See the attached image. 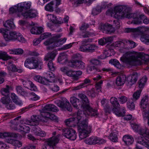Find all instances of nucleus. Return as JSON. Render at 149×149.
Instances as JSON below:
<instances>
[{"instance_id":"c85d7f7f","label":"nucleus","mask_w":149,"mask_h":149,"mask_svg":"<svg viewBox=\"0 0 149 149\" xmlns=\"http://www.w3.org/2000/svg\"><path fill=\"white\" fill-rule=\"evenodd\" d=\"M3 25L8 31L10 29H14L15 27V26L13 22L9 20H7L5 22H3Z\"/></svg>"},{"instance_id":"2eb2a0df","label":"nucleus","mask_w":149,"mask_h":149,"mask_svg":"<svg viewBox=\"0 0 149 149\" xmlns=\"http://www.w3.org/2000/svg\"><path fill=\"white\" fill-rule=\"evenodd\" d=\"M38 118V116L33 115L31 117L30 120H26L24 122V123L31 125H37L39 124L38 120L37 119Z\"/></svg>"},{"instance_id":"7c9ffc66","label":"nucleus","mask_w":149,"mask_h":149,"mask_svg":"<svg viewBox=\"0 0 149 149\" xmlns=\"http://www.w3.org/2000/svg\"><path fill=\"white\" fill-rule=\"evenodd\" d=\"M97 137L92 136L85 139L84 141L86 144H96Z\"/></svg>"},{"instance_id":"f257e3e1","label":"nucleus","mask_w":149,"mask_h":149,"mask_svg":"<svg viewBox=\"0 0 149 149\" xmlns=\"http://www.w3.org/2000/svg\"><path fill=\"white\" fill-rule=\"evenodd\" d=\"M86 114L82 113L80 110L78 111L77 117L69 118L66 120L67 125L72 126V125L77 124V128L79 138L82 139L89 136L92 130V126H88V120L86 118Z\"/></svg>"},{"instance_id":"2f4dec72","label":"nucleus","mask_w":149,"mask_h":149,"mask_svg":"<svg viewBox=\"0 0 149 149\" xmlns=\"http://www.w3.org/2000/svg\"><path fill=\"white\" fill-rule=\"evenodd\" d=\"M10 137L7 140V141L8 143L12 144L13 145L18 147H20L22 146V143L19 141L15 140Z\"/></svg>"},{"instance_id":"5fc2aeb1","label":"nucleus","mask_w":149,"mask_h":149,"mask_svg":"<svg viewBox=\"0 0 149 149\" xmlns=\"http://www.w3.org/2000/svg\"><path fill=\"white\" fill-rule=\"evenodd\" d=\"M54 2L51 1L50 3L47 5L45 7V9L48 11L52 12L54 10L53 6Z\"/></svg>"},{"instance_id":"bb28decb","label":"nucleus","mask_w":149,"mask_h":149,"mask_svg":"<svg viewBox=\"0 0 149 149\" xmlns=\"http://www.w3.org/2000/svg\"><path fill=\"white\" fill-rule=\"evenodd\" d=\"M123 140L127 145H130L133 143L134 139L133 137L127 135H125L123 138Z\"/></svg>"},{"instance_id":"20e7f679","label":"nucleus","mask_w":149,"mask_h":149,"mask_svg":"<svg viewBox=\"0 0 149 149\" xmlns=\"http://www.w3.org/2000/svg\"><path fill=\"white\" fill-rule=\"evenodd\" d=\"M128 8L125 7L119 6H116L113 9L111 8L108 10L111 15L114 14L115 18L118 19L125 17L126 12Z\"/></svg>"},{"instance_id":"dca6fc26","label":"nucleus","mask_w":149,"mask_h":149,"mask_svg":"<svg viewBox=\"0 0 149 149\" xmlns=\"http://www.w3.org/2000/svg\"><path fill=\"white\" fill-rule=\"evenodd\" d=\"M70 101L74 108L77 109L80 108L81 102L79 99L74 97H72L70 98Z\"/></svg>"},{"instance_id":"603ef678","label":"nucleus","mask_w":149,"mask_h":149,"mask_svg":"<svg viewBox=\"0 0 149 149\" xmlns=\"http://www.w3.org/2000/svg\"><path fill=\"white\" fill-rule=\"evenodd\" d=\"M46 81V85L48 84L49 82H53L54 81V77L51 73V74H47V78H45Z\"/></svg>"},{"instance_id":"423d86ee","label":"nucleus","mask_w":149,"mask_h":149,"mask_svg":"<svg viewBox=\"0 0 149 149\" xmlns=\"http://www.w3.org/2000/svg\"><path fill=\"white\" fill-rule=\"evenodd\" d=\"M111 103L113 107L112 109L113 112L118 116H123L125 115V112L124 109H120V105L117 98L114 97H112L110 100Z\"/></svg>"},{"instance_id":"6e6d98bb","label":"nucleus","mask_w":149,"mask_h":149,"mask_svg":"<svg viewBox=\"0 0 149 149\" xmlns=\"http://www.w3.org/2000/svg\"><path fill=\"white\" fill-rule=\"evenodd\" d=\"M1 101L3 104H5L6 105L8 103L10 102L11 101L10 96H6L2 97L1 99Z\"/></svg>"},{"instance_id":"79ce46f5","label":"nucleus","mask_w":149,"mask_h":149,"mask_svg":"<svg viewBox=\"0 0 149 149\" xmlns=\"http://www.w3.org/2000/svg\"><path fill=\"white\" fill-rule=\"evenodd\" d=\"M141 40L145 44L149 45V35L148 34H143L140 38Z\"/></svg>"},{"instance_id":"f8f14e48","label":"nucleus","mask_w":149,"mask_h":149,"mask_svg":"<svg viewBox=\"0 0 149 149\" xmlns=\"http://www.w3.org/2000/svg\"><path fill=\"white\" fill-rule=\"evenodd\" d=\"M81 71L79 70L78 71L73 70H69V72H68L67 76L71 78L74 81H77L79 78V76L82 74Z\"/></svg>"},{"instance_id":"bf43d9fd","label":"nucleus","mask_w":149,"mask_h":149,"mask_svg":"<svg viewBox=\"0 0 149 149\" xmlns=\"http://www.w3.org/2000/svg\"><path fill=\"white\" fill-rule=\"evenodd\" d=\"M97 48V46L95 45H88V52H93Z\"/></svg>"},{"instance_id":"09e8293b","label":"nucleus","mask_w":149,"mask_h":149,"mask_svg":"<svg viewBox=\"0 0 149 149\" xmlns=\"http://www.w3.org/2000/svg\"><path fill=\"white\" fill-rule=\"evenodd\" d=\"M125 17L130 19L132 18L134 19L135 18L137 17V15L136 13H130L128 9L127 11L126 12Z\"/></svg>"},{"instance_id":"13d9d810","label":"nucleus","mask_w":149,"mask_h":149,"mask_svg":"<svg viewBox=\"0 0 149 149\" xmlns=\"http://www.w3.org/2000/svg\"><path fill=\"white\" fill-rule=\"evenodd\" d=\"M87 94L89 96L92 98L95 97L97 94L94 88H92L90 90L88 91L87 92Z\"/></svg>"},{"instance_id":"864d4df0","label":"nucleus","mask_w":149,"mask_h":149,"mask_svg":"<svg viewBox=\"0 0 149 149\" xmlns=\"http://www.w3.org/2000/svg\"><path fill=\"white\" fill-rule=\"evenodd\" d=\"M84 83L81 84L75 87V90H78L84 87L85 85L91 82V80L88 79H86L84 80Z\"/></svg>"},{"instance_id":"9b49d317","label":"nucleus","mask_w":149,"mask_h":149,"mask_svg":"<svg viewBox=\"0 0 149 149\" xmlns=\"http://www.w3.org/2000/svg\"><path fill=\"white\" fill-rule=\"evenodd\" d=\"M78 96L82 101V103H81L80 109L83 110L88 108L89 106V103L88 99L86 96L82 93H80L78 94Z\"/></svg>"},{"instance_id":"c03bdc74","label":"nucleus","mask_w":149,"mask_h":149,"mask_svg":"<svg viewBox=\"0 0 149 149\" xmlns=\"http://www.w3.org/2000/svg\"><path fill=\"white\" fill-rule=\"evenodd\" d=\"M142 91V90L139 89L135 92L133 95L132 100L133 101H135L139 99Z\"/></svg>"},{"instance_id":"cd10ccee","label":"nucleus","mask_w":149,"mask_h":149,"mask_svg":"<svg viewBox=\"0 0 149 149\" xmlns=\"http://www.w3.org/2000/svg\"><path fill=\"white\" fill-rule=\"evenodd\" d=\"M83 111H82L80 109H79V110H80L82 112V113H84V114H86V118L88 120L87 118V117L88 116H91V113H94L95 112V111H96V110H95L94 109H93L92 108L90 107V106H89V107L88 108H86V109H83Z\"/></svg>"},{"instance_id":"7ed1b4c3","label":"nucleus","mask_w":149,"mask_h":149,"mask_svg":"<svg viewBox=\"0 0 149 149\" xmlns=\"http://www.w3.org/2000/svg\"><path fill=\"white\" fill-rule=\"evenodd\" d=\"M60 38V35H56L45 42L44 43V45L46 46H49L47 47V49H52L54 47L58 46L60 44L65 42L66 40V38Z\"/></svg>"},{"instance_id":"338daca9","label":"nucleus","mask_w":149,"mask_h":149,"mask_svg":"<svg viewBox=\"0 0 149 149\" xmlns=\"http://www.w3.org/2000/svg\"><path fill=\"white\" fill-rule=\"evenodd\" d=\"M131 126L135 132H137L141 126L140 125L135 123H132L131 124Z\"/></svg>"},{"instance_id":"774afa93","label":"nucleus","mask_w":149,"mask_h":149,"mask_svg":"<svg viewBox=\"0 0 149 149\" xmlns=\"http://www.w3.org/2000/svg\"><path fill=\"white\" fill-rule=\"evenodd\" d=\"M127 107L131 110L134 109L135 108V105L133 102H129L127 104Z\"/></svg>"},{"instance_id":"ea45409f","label":"nucleus","mask_w":149,"mask_h":149,"mask_svg":"<svg viewBox=\"0 0 149 149\" xmlns=\"http://www.w3.org/2000/svg\"><path fill=\"white\" fill-rule=\"evenodd\" d=\"M18 128L19 131H22L25 134L29 132L30 130V128L28 126L23 124L19 125Z\"/></svg>"},{"instance_id":"69168bd1","label":"nucleus","mask_w":149,"mask_h":149,"mask_svg":"<svg viewBox=\"0 0 149 149\" xmlns=\"http://www.w3.org/2000/svg\"><path fill=\"white\" fill-rule=\"evenodd\" d=\"M104 109L105 112L107 113H110L111 111L113 112L111 107L109 104H107L104 106Z\"/></svg>"},{"instance_id":"f704fd0d","label":"nucleus","mask_w":149,"mask_h":149,"mask_svg":"<svg viewBox=\"0 0 149 149\" xmlns=\"http://www.w3.org/2000/svg\"><path fill=\"white\" fill-rule=\"evenodd\" d=\"M10 97L13 102L16 104L20 105L22 104V101L15 93H11Z\"/></svg>"},{"instance_id":"052dcab7","label":"nucleus","mask_w":149,"mask_h":149,"mask_svg":"<svg viewBox=\"0 0 149 149\" xmlns=\"http://www.w3.org/2000/svg\"><path fill=\"white\" fill-rule=\"evenodd\" d=\"M118 98L120 103L122 104L126 102L128 99L126 97L123 95H120Z\"/></svg>"},{"instance_id":"4c0bfd02","label":"nucleus","mask_w":149,"mask_h":149,"mask_svg":"<svg viewBox=\"0 0 149 149\" xmlns=\"http://www.w3.org/2000/svg\"><path fill=\"white\" fill-rule=\"evenodd\" d=\"M34 79L37 81L44 85L46 84L47 81L45 78L42 77L39 75H36L34 77Z\"/></svg>"},{"instance_id":"393cba45","label":"nucleus","mask_w":149,"mask_h":149,"mask_svg":"<svg viewBox=\"0 0 149 149\" xmlns=\"http://www.w3.org/2000/svg\"><path fill=\"white\" fill-rule=\"evenodd\" d=\"M44 111H50L56 112L58 111L57 107L53 104H49L46 105L43 109Z\"/></svg>"},{"instance_id":"a878e982","label":"nucleus","mask_w":149,"mask_h":149,"mask_svg":"<svg viewBox=\"0 0 149 149\" xmlns=\"http://www.w3.org/2000/svg\"><path fill=\"white\" fill-rule=\"evenodd\" d=\"M137 133L143 137H149V130L146 127L143 128L141 127Z\"/></svg>"},{"instance_id":"4468645a","label":"nucleus","mask_w":149,"mask_h":149,"mask_svg":"<svg viewBox=\"0 0 149 149\" xmlns=\"http://www.w3.org/2000/svg\"><path fill=\"white\" fill-rule=\"evenodd\" d=\"M37 13L35 10H30L21 13L22 15L25 18H34L37 16Z\"/></svg>"},{"instance_id":"4be33fe9","label":"nucleus","mask_w":149,"mask_h":149,"mask_svg":"<svg viewBox=\"0 0 149 149\" xmlns=\"http://www.w3.org/2000/svg\"><path fill=\"white\" fill-rule=\"evenodd\" d=\"M18 10L21 11L22 12L23 9H28L30 8L31 6L30 2H23L19 3L18 4Z\"/></svg>"},{"instance_id":"3c124183","label":"nucleus","mask_w":149,"mask_h":149,"mask_svg":"<svg viewBox=\"0 0 149 149\" xmlns=\"http://www.w3.org/2000/svg\"><path fill=\"white\" fill-rule=\"evenodd\" d=\"M109 138V139L113 142H116L118 141V138L116 132L111 133Z\"/></svg>"},{"instance_id":"b1692460","label":"nucleus","mask_w":149,"mask_h":149,"mask_svg":"<svg viewBox=\"0 0 149 149\" xmlns=\"http://www.w3.org/2000/svg\"><path fill=\"white\" fill-rule=\"evenodd\" d=\"M47 16L48 19L53 23L61 24L63 23V20H61L60 21L58 20L56 16L54 15L49 14Z\"/></svg>"},{"instance_id":"58836bf2","label":"nucleus","mask_w":149,"mask_h":149,"mask_svg":"<svg viewBox=\"0 0 149 149\" xmlns=\"http://www.w3.org/2000/svg\"><path fill=\"white\" fill-rule=\"evenodd\" d=\"M12 57L8 55L7 53L5 52L0 51V59L4 61L11 59Z\"/></svg>"},{"instance_id":"4d7b16f0","label":"nucleus","mask_w":149,"mask_h":149,"mask_svg":"<svg viewBox=\"0 0 149 149\" xmlns=\"http://www.w3.org/2000/svg\"><path fill=\"white\" fill-rule=\"evenodd\" d=\"M3 136V138L7 137H14L16 138L17 136V135L15 133H10L9 132L2 133Z\"/></svg>"},{"instance_id":"412c9836","label":"nucleus","mask_w":149,"mask_h":149,"mask_svg":"<svg viewBox=\"0 0 149 149\" xmlns=\"http://www.w3.org/2000/svg\"><path fill=\"white\" fill-rule=\"evenodd\" d=\"M59 106L61 108L66 109L69 111L71 112L72 111V106L69 102L68 100L61 102Z\"/></svg>"},{"instance_id":"72a5a7b5","label":"nucleus","mask_w":149,"mask_h":149,"mask_svg":"<svg viewBox=\"0 0 149 149\" xmlns=\"http://www.w3.org/2000/svg\"><path fill=\"white\" fill-rule=\"evenodd\" d=\"M82 58V56L81 54L79 53H77L75 54H74L72 55V59L68 63V66H70V65L71 64H73L74 63H72V61H80V60Z\"/></svg>"},{"instance_id":"ddd939ff","label":"nucleus","mask_w":149,"mask_h":149,"mask_svg":"<svg viewBox=\"0 0 149 149\" xmlns=\"http://www.w3.org/2000/svg\"><path fill=\"white\" fill-rule=\"evenodd\" d=\"M138 78L137 73L136 72H132L131 75L128 77L127 78V81L129 85L132 86L136 82Z\"/></svg>"},{"instance_id":"8fccbe9b","label":"nucleus","mask_w":149,"mask_h":149,"mask_svg":"<svg viewBox=\"0 0 149 149\" xmlns=\"http://www.w3.org/2000/svg\"><path fill=\"white\" fill-rule=\"evenodd\" d=\"M140 29L138 27L137 28H127L125 29L124 31L125 33H129L131 32H139Z\"/></svg>"},{"instance_id":"9d476101","label":"nucleus","mask_w":149,"mask_h":149,"mask_svg":"<svg viewBox=\"0 0 149 149\" xmlns=\"http://www.w3.org/2000/svg\"><path fill=\"white\" fill-rule=\"evenodd\" d=\"M64 136L70 140L74 141L77 137L76 133L72 128L66 129L64 133Z\"/></svg>"},{"instance_id":"e2e57ef3","label":"nucleus","mask_w":149,"mask_h":149,"mask_svg":"<svg viewBox=\"0 0 149 149\" xmlns=\"http://www.w3.org/2000/svg\"><path fill=\"white\" fill-rule=\"evenodd\" d=\"M67 60V56L65 54H61L60 56L58 58V61L60 62L63 61V63H64Z\"/></svg>"},{"instance_id":"f3484780","label":"nucleus","mask_w":149,"mask_h":149,"mask_svg":"<svg viewBox=\"0 0 149 149\" xmlns=\"http://www.w3.org/2000/svg\"><path fill=\"white\" fill-rule=\"evenodd\" d=\"M148 96L146 95L143 97L141 100L140 104L141 110L149 109V104L148 103Z\"/></svg>"},{"instance_id":"c756f323","label":"nucleus","mask_w":149,"mask_h":149,"mask_svg":"<svg viewBox=\"0 0 149 149\" xmlns=\"http://www.w3.org/2000/svg\"><path fill=\"white\" fill-rule=\"evenodd\" d=\"M51 114L50 113L45 111L42 112L40 116V120L43 122H47Z\"/></svg>"},{"instance_id":"f03ea898","label":"nucleus","mask_w":149,"mask_h":149,"mask_svg":"<svg viewBox=\"0 0 149 149\" xmlns=\"http://www.w3.org/2000/svg\"><path fill=\"white\" fill-rule=\"evenodd\" d=\"M140 52L129 51L121 57L120 60L127 65L131 66L141 65L142 64Z\"/></svg>"},{"instance_id":"a19ab883","label":"nucleus","mask_w":149,"mask_h":149,"mask_svg":"<svg viewBox=\"0 0 149 149\" xmlns=\"http://www.w3.org/2000/svg\"><path fill=\"white\" fill-rule=\"evenodd\" d=\"M104 29L107 31V33L111 34L114 31V29L111 24H107L104 25Z\"/></svg>"},{"instance_id":"39448f33","label":"nucleus","mask_w":149,"mask_h":149,"mask_svg":"<svg viewBox=\"0 0 149 149\" xmlns=\"http://www.w3.org/2000/svg\"><path fill=\"white\" fill-rule=\"evenodd\" d=\"M42 62L38 61L34 57H31L27 58L24 61V66L29 69H35L38 68L41 69L42 65Z\"/></svg>"},{"instance_id":"aec40b11","label":"nucleus","mask_w":149,"mask_h":149,"mask_svg":"<svg viewBox=\"0 0 149 149\" xmlns=\"http://www.w3.org/2000/svg\"><path fill=\"white\" fill-rule=\"evenodd\" d=\"M138 143L149 149V140L144 137H139L138 138Z\"/></svg>"},{"instance_id":"680f3d73","label":"nucleus","mask_w":149,"mask_h":149,"mask_svg":"<svg viewBox=\"0 0 149 149\" xmlns=\"http://www.w3.org/2000/svg\"><path fill=\"white\" fill-rule=\"evenodd\" d=\"M16 89L18 93L22 95H24L25 94V91L23 88L20 86H16Z\"/></svg>"},{"instance_id":"a18cd8bd","label":"nucleus","mask_w":149,"mask_h":149,"mask_svg":"<svg viewBox=\"0 0 149 149\" xmlns=\"http://www.w3.org/2000/svg\"><path fill=\"white\" fill-rule=\"evenodd\" d=\"M87 70L91 72H93L94 73L101 71L97 67L92 65L88 66L87 67Z\"/></svg>"},{"instance_id":"e433bc0d","label":"nucleus","mask_w":149,"mask_h":149,"mask_svg":"<svg viewBox=\"0 0 149 149\" xmlns=\"http://www.w3.org/2000/svg\"><path fill=\"white\" fill-rule=\"evenodd\" d=\"M143 120L146 121L149 120V109L141 110Z\"/></svg>"},{"instance_id":"473e14b6","label":"nucleus","mask_w":149,"mask_h":149,"mask_svg":"<svg viewBox=\"0 0 149 149\" xmlns=\"http://www.w3.org/2000/svg\"><path fill=\"white\" fill-rule=\"evenodd\" d=\"M31 33L33 34H39L43 31V29L42 27H33L30 30Z\"/></svg>"},{"instance_id":"6e6552de","label":"nucleus","mask_w":149,"mask_h":149,"mask_svg":"<svg viewBox=\"0 0 149 149\" xmlns=\"http://www.w3.org/2000/svg\"><path fill=\"white\" fill-rule=\"evenodd\" d=\"M56 51H53L52 52H49L45 56L44 59L46 61H49L47 66L49 69L52 71H54L56 67L54 66L52 60L54 58L56 55Z\"/></svg>"},{"instance_id":"0eeeda50","label":"nucleus","mask_w":149,"mask_h":149,"mask_svg":"<svg viewBox=\"0 0 149 149\" xmlns=\"http://www.w3.org/2000/svg\"><path fill=\"white\" fill-rule=\"evenodd\" d=\"M4 38L7 41L17 40L20 42H25V38L21 34L16 31H10L9 35L8 34H4Z\"/></svg>"},{"instance_id":"1a4fd4ad","label":"nucleus","mask_w":149,"mask_h":149,"mask_svg":"<svg viewBox=\"0 0 149 149\" xmlns=\"http://www.w3.org/2000/svg\"><path fill=\"white\" fill-rule=\"evenodd\" d=\"M60 134H58L56 136H53L48 141L45 147V149H54L53 146L59 141V137Z\"/></svg>"},{"instance_id":"5701e85b","label":"nucleus","mask_w":149,"mask_h":149,"mask_svg":"<svg viewBox=\"0 0 149 149\" xmlns=\"http://www.w3.org/2000/svg\"><path fill=\"white\" fill-rule=\"evenodd\" d=\"M8 69L9 72H18L19 73H21L22 72V70L20 69H18L15 65L11 64L10 61L8 62Z\"/></svg>"},{"instance_id":"0e129e2a","label":"nucleus","mask_w":149,"mask_h":149,"mask_svg":"<svg viewBox=\"0 0 149 149\" xmlns=\"http://www.w3.org/2000/svg\"><path fill=\"white\" fill-rule=\"evenodd\" d=\"M88 45L83 44L82 43V45L80 47L79 50L84 52H88Z\"/></svg>"},{"instance_id":"6ab92c4d","label":"nucleus","mask_w":149,"mask_h":149,"mask_svg":"<svg viewBox=\"0 0 149 149\" xmlns=\"http://www.w3.org/2000/svg\"><path fill=\"white\" fill-rule=\"evenodd\" d=\"M126 79V76L125 75L122 74L119 75L117 77L116 84L118 86H122L124 84Z\"/></svg>"},{"instance_id":"c9c22d12","label":"nucleus","mask_w":149,"mask_h":149,"mask_svg":"<svg viewBox=\"0 0 149 149\" xmlns=\"http://www.w3.org/2000/svg\"><path fill=\"white\" fill-rule=\"evenodd\" d=\"M109 63L113 65L117 69H121L123 67L119 61L116 59H111L110 60Z\"/></svg>"},{"instance_id":"37998d69","label":"nucleus","mask_w":149,"mask_h":149,"mask_svg":"<svg viewBox=\"0 0 149 149\" xmlns=\"http://www.w3.org/2000/svg\"><path fill=\"white\" fill-rule=\"evenodd\" d=\"M147 78L146 76L143 77L139 82V86L140 88H143L147 81Z\"/></svg>"},{"instance_id":"a211bd4d","label":"nucleus","mask_w":149,"mask_h":149,"mask_svg":"<svg viewBox=\"0 0 149 149\" xmlns=\"http://www.w3.org/2000/svg\"><path fill=\"white\" fill-rule=\"evenodd\" d=\"M72 61V63H73L74 64L70 65V66H69L70 67L73 68L78 67L81 69H84L85 67V63L81 61Z\"/></svg>"},{"instance_id":"49530a36","label":"nucleus","mask_w":149,"mask_h":149,"mask_svg":"<svg viewBox=\"0 0 149 149\" xmlns=\"http://www.w3.org/2000/svg\"><path fill=\"white\" fill-rule=\"evenodd\" d=\"M10 87L8 85H6V88H3L1 89V93L2 95L4 96H10L9 89Z\"/></svg>"},{"instance_id":"de8ad7c7","label":"nucleus","mask_w":149,"mask_h":149,"mask_svg":"<svg viewBox=\"0 0 149 149\" xmlns=\"http://www.w3.org/2000/svg\"><path fill=\"white\" fill-rule=\"evenodd\" d=\"M102 11L100 6H97L93 8L92 14L93 15L98 14Z\"/></svg>"}]
</instances>
